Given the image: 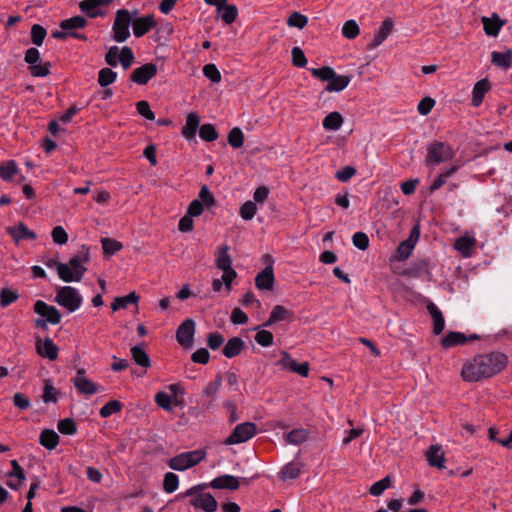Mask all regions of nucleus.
Wrapping results in <instances>:
<instances>
[{
    "mask_svg": "<svg viewBox=\"0 0 512 512\" xmlns=\"http://www.w3.org/2000/svg\"><path fill=\"white\" fill-rule=\"evenodd\" d=\"M507 362L506 355L500 352L478 355L463 365L461 375L465 381L477 382L499 373Z\"/></svg>",
    "mask_w": 512,
    "mask_h": 512,
    "instance_id": "f257e3e1",
    "label": "nucleus"
},
{
    "mask_svg": "<svg viewBox=\"0 0 512 512\" xmlns=\"http://www.w3.org/2000/svg\"><path fill=\"white\" fill-rule=\"evenodd\" d=\"M89 252L87 250L73 256L68 263L57 265L59 278L67 283L80 282L87 271L86 264L89 262Z\"/></svg>",
    "mask_w": 512,
    "mask_h": 512,
    "instance_id": "f03ea898",
    "label": "nucleus"
},
{
    "mask_svg": "<svg viewBox=\"0 0 512 512\" xmlns=\"http://www.w3.org/2000/svg\"><path fill=\"white\" fill-rule=\"evenodd\" d=\"M55 302L68 313H73L81 307L83 297L75 287L63 286L56 290Z\"/></svg>",
    "mask_w": 512,
    "mask_h": 512,
    "instance_id": "7ed1b4c3",
    "label": "nucleus"
},
{
    "mask_svg": "<svg viewBox=\"0 0 512 512\" xmlns=\"http://www.w3.org/2000/svg\"><path fill=\"white\" fill-rule=\"evenodd\" d=\"M206 455V451L203 449L183 452L172 457L168 461V466L175 471H185L203 461Z\"/></svg>",
    "mask_w": 512,
    "mask_h": 512,
    "instance_id": "20e7f679",
    "label": "nucleus"
},
{
    "mask_svg": "<svg viewBox=\"0 0 512 512\" xmlns=\"http://www.w3.org/2000/svg\"><path fill=\"white\" fill-rule=\"evenodd\" d=\"M133 16L127 9H119L115 13L112 25V39L118 43L125 42L130 37V26Z\"/></svg>",
    "mask_w": 512,
    "mask_h": 512,
    "instance_id": "39448f33",
    "label": "nucleus"
},
{
    "mask_svg": "<svg viewBox=\"0 0 512 512\" xmlns=\"http://www.w3.org/2000/svg\"><path fill=\"white\" fill-rule=\"evenodd\" d=\"M34 312L41 316L36 320V325L46 327V324L57 325L61 322V313L55 306L48 305L43 300H37L34 304Z\"/></svg>",
    "mask_w": 512,
    "mask_h": 512,
    "instance_id": "423d86ee",
    "label": "nucleus"
},
{
    "mask_svg": "<svg viewBox=\"0 0 512 512\" xmlns=\"http://www.w3.org/2000/svg\"><path fill=\"white\" fill-rule=\"evenodd\" d=\"M454 157L452 147L443 142H434L427 147L426 161L428 164L439 165Z\"/></svg>",
    "mask_w": 512,
    "mask_h": 512,
    "instance_id": "0eeeda50",
    "label": "nucleus"
},
{
    "mask_svg": "<svg viewBox=\"0 0 512 512\" xmlns=\"http://www.w3.org/2000/svg\"><path fill=\"white\" fill-rule=\"evenodd\" d=\"M25 62L29 65L30 73L34 77H45L50 73V63L42 62L36 48L32 47L26 51Z\"/></svg>",
    "mask_w": 512,
    "mask_h": 512,
    "instance_id": "6e6552de",
    "label": "nucleus"
},
{
    "mask_svg": "<svg viewBox=\"0 0 512 512\" xmlns=\"http://www.w3.org/2000/svg\"><path fill=\"white\" fill-rule=\"evenodd\" d=\"M256 431L257 427L252 422L238 424L224 443L226 445L244 443L250 440L256 434Z\"/></svg>",
    "mask_w": 512,
    "mask_h": 512,
    "instance_id": "1a4fd4ad",
    "label": "nucleus"
},
{
    "mask_svg": "<svg viewBox=\"0 0 512 512\" xmlns=\"http://www.w3.org/2000/svg\"><path fill=\"white\" fill-rule=\"evenodd\" d=\"M72 382L78 393L86 396H91L104 390L101 385L90 380L82 368L77 370Z\"/></svg>",
    "mask_w": 512,
    "mask_h": 512,
    "instance_id": "9d476101",
    "label": "nucleus"
},
{
    "mask_svg": "<svg viewBox=\"0 0 512 512\" xmlns=\"http://www.w3.org/2000/svg\"><path fill=\"white\" fill-rule=\"evenodd\" d=\"M281 354H282V358L278 361V365L282 369L297 373L298 375H300L302 377L308 376L309 364L307 362L298 363L286 351H283Z\"/></svg>",
    "mask_w": 512,
    "mask_h": 512,
    "instance_id": "9b49d317",
    "label": "nucleus"
},
{
    "mask_svg": "<svg viewBox=\"0 0 512 512\" xmlns=\"http://www.w3.org/2000/svg\"><path fill=\"white\" fill-rule=\"evenodd\" d=\"M137 14V10L133 12V17ZM157 26V22L152 15H145L138 18H133L132 28L135 37L139 38L148 33L151 29Z\"/></svg>",
    "mask_w": 512,
    "mask_h": 512,
    "instance_id": "f8f14e48",
    "label": "nucleus"
},
{
    "mask_svg": "<svg viewBox=\"0 0 512 512\" xmlns=\"http://www.w3.org/2000/svg\"><path fill=\"white\" fill-rule=\"evenodd\" d=\"M195 333V323L192 319L183 321L177 329V342L183 347H190Z\"/></svg>",
    "mask_w": 512,
    "mask_h": 512,
    "instance_id": "ddd939ff",
    "label": "nucleus"
},
{
    "mask_svg": "<svg viewBox=\"0 0 512 512\" xmlns=\"http://www.w3.org/2000/svg\"><path fill=\"white\" fill-rule=\"evenodd\" d=\"M156 73L157 66L153 63H146L136 68L131 74L130 79L139 85H145L156 75Z\"/></svg>",
    "mask_w": 512,
    "mask_h": 512,
    "instance_id": "4468645a",
    "label": "nucleus"
},
{
    "mask_svg": "<svg viewBox=\"0 0 512 512\" xmlns=\"http://www.w3.org/2000/svg\"><path fill=\"white\" fill-rule=\"evenodd\" d=\"M394 29V22L391 18H386L381 23L380 27L375 30L374 39L369 44V49H375L380 46L392 33Z\"/></svg>",
    "mask_w": 512,
    "mask_h": 512,
    "instance_id": "2eb2a0df",
    "label": "nucleus"
},
{
    "mask_svg": "<svg viewBox=\"0 0 512 512\" xmlns=\"http://www.w3.org/2000/svg\"><path fill=\"white\" fill-rule=\"evenodd\" d=\"M483 29L488 36L497 37L505 21L502 20L497 13H493L491 17H482Z\"/></svg>",
    "mask_w": 512,
    "mask_h": 512,
    "instance_id": "dca6fc26",
    "label": "nucleus"
},
{
    "mask_svg": "<svg viewBox=\"0 0 512 512\" xmlns=\"http://www.w3.org/2000/svg\"><path fill=\"white\" fill-rule=\"evenodd\" d=\"M191 505L195 509L205 512H215L217 510V501L210 493L200 494L191 500Z\"/></svg>",
    "mask_w": 512,
    "mask_h": 512,
    "instance_id": "f3484780",
    "label": "nucleus"
},
{
    "mask_svg": "<svg viewBox=\"0 0 512 512\" xmlns=\"http://www.w3.org/2000/svg\"><path fill=\"white\" fill-rule=\"evenodd\" d=\"M255 285L259 290L270 291L274 285V273L272 265L266 266L255 277Z\"/></svg>",
    "mask_w": 512,
    "mask_h": 512,
    "instance_id": "a211bd4d",
    "label": "nucleus"
},
{
    "mask_svg": "<svg viewBox=\"0 0 512 512\" xmlns=\"http://www.w3.org/2000/svg\"><path fill=\"white\" fill-rule=\"evenodd\" d=\"M209 486L213 489L236 490L239 488V479L236 476L225 474L214 478Z\"/></svg>",
    "mask_w": 512,
    "mask_h": 512,
    "instance_id": "6ab92c4d",
    "label": "nucleus"
},
{
    "mask_svg": "<svg viewBox=\"0 0 512 512\" xmlns=\"http://www.w3.org/2000/svg\"><path fill=\"white\" fill-rule=\"evenodd\" d=\"M110 0H84L80 2L79 7L83 13L90 18H95L102 14V7Z\"/></svg>",
    "mask_w": 512,
    "mask_h": 512,
    "instance_id": "aec40b11",
    "label": "nucleus"
},
{
    "mask_svg": "<svg viewBox=\"0 0 512 512\" xmlns=\"http://www.w3.org/2000/svg\"><path fill=\"white\" fill-rule=\"evenodd\" d=\"M476 245V239L473 236L464 235L456 239L454 243V248L457 250L464 258H468L472 255V251Z\"/></svg>",
    "mask_w": 512,
    "mask_h": 512,
    "instance_id": "412c9836",
    "label": "nucleus"
},
{
    "mask_svg": "<svg viewBox=\"0 0 512 512\" xmlns=\"http://www.w3.org/2000/svg\"><path fill=\"white\" fill-rule=\"evenodd\" d=\"M37 353L49 360H55L58 356V347L50 338L38 341L36 344Z\"/></svg>",
    "mask_w": 512,
    "mask_h": 512,
    "instance_id": "4be33fe9",
    "label": "nucleus"
},
{
    "mask_svg": "<svg viewBox=\"0 0 512 512\" xmlns=\"http://www.w3.org/2000/svg\"><path fill=\"white\" fill-rule=\"evenodd\" d=\"M292 316V311L288 310L282 305H275L270 313L268 320L262 325L263 327L272 326L275 323L289 320Z\"/></svg>",
    "mask_w": 512,
    "mask_h": 512,
    "instance_id": "5701e85b",
    "label": "nucleus"
},
{
    "mask_svg": "<svg viewBox=\"0 0 512 512\" xmlns=\"http://www.w3.org/2000/svg\"><path fill=\"white\" fill-rule=\"evenodd\" d=\"M490 90V82L488 79L484 78L477 81L474 84L472 91V105L474 107H478L481 105L485 94Z\"/></svg>",
    "mask_w": 512,
    "mask_h": 512,
    "instance_id": "b1692460",
    "label": "nucleus"
},
{
    "mask_svg": "<svg viewBox=\"0 0 512 512\" xmlns=\"http://www.w3.org/2000/svg\"><path fill=\"white\" fill-rule=\"evenodd\" d=\"M426 459L430 466L438 469L444 468L445 458L444 452L439 445H432L426 452Z\"/></svg>",
    "mask_w": 512,
    "mask_h": 512,
    "instance_id": "393cba45",
    "label": "nucleus"
},
{
    "mask_svg": "<svg viewBox=\"0 0 512 512\" xmlns=\"http://www.w3.org/2000/svg\"><path fill=\"white\" fill-rule=\"evenodd\" d=\"M245 347V342L240 337L229 339L223 347L222 353L226 358L238 356Z\"/></svg>",
    "mask_w": 512,
    "mask_h": 512,
    "instance_id": "a878e982",
    "label": "nucleus"
},
{
    "mask_svg": "<svg viewBox=\"0 0 512 512\" xmlns=\"http://www.w3.org/2000/svg\"><path fill=\"white\" fill-rule=\"evenodd\" d=\"M200 118L194 112H190L186 117V123L182 128V135L187 140H192L196 136L197 129L199 127Z\"/></svg>",
    "mask_w": 512,
    "mask_h": 512,
    "instance_id": "bb28decb",
    "label": "nucleus"
},
{
    "mask_svg": "<svg viewBox=\"0 0 512 512\" xmlns=\"http://www.w3.org/2000/svg\"><path fill=\"white\" fill-rule=\"evenodd\" d=\"M427 310L433 319V332L436 335H439L443 332L445 327V320L442 312L439 308L433 303L430 302L427 305Z\"/></svg>",
    "mask_w": 512,
    "mask_h": 512,
    "instance_id": "cd10ccee",
    "label": "nucleus"
},
{
    "mask_svg": "<svg viewBox=\"0 0 512 512\" xmlns=\"http://www.w3.org/2000/svg\"><path fill=\"white\" fill-rule=\"evenodd\" d=\"M8 233L15 240V242H20L21 240L25 239L33 240L36 238V234L23 223H19L16 226L8 228Z\"/></svg>",
    "mask_w": 512,
    "mask_h": 512,
    "instance_id": "c85d7f7f",
    "label": "nucleus"
},
{
    "mask_svg": "<svg viewBox=\"0 0 512 512\" xmlns=\"http://www.w3.org/2000/svg\"><path fill=\"white\" fill-rule=\"evenodd\" d=\"M352 77L349 75H337L334 72V76L329 80L325 90L328 92H340L343 91L351 82Z\"/></svg>",
    "mask_w": 512,
    "mask_h": 512,
    "instance_id": "c756f323",
    "label": "nucleus"
},
{
    "mask_svg": "<svg viewBox=\"0 0 512 512\" xmlns=\"http://www.w3.org/2000/svg\"><path fill=\"white\" fill-rule=\"evenodd\" d=\"M144 347H145V344L141 343V344L133 346L130 351H131V356L137 365H139L143 368H148L151 365V361H150V357L146 353Z\"/></svg>",
    "mask_w": 512,
    "mask_h": 512,
    "instance_id": "7c9ffc66",
    "label": "nucleus"
},
{
    "mask_svg": "<svg viewBox=\"0 0 512 512\" xmlns=\"http://www.w3.org/2000/svg\"><path fill=\"white\" fill-rule=\"evenodd\" d=\"M301 467L297 462H289L278 473V477L283 480H294L300 476Z\"/></svg>",
    "mask_w": 512,
    "mask_h": 512,
    "instance_id": "2f4dec72",
    "label": "nucleus"
},
{
    "mask_svg": "<svg viewBox=\"0 0 512 512\" xmlns=\"http://www.w3.org/2000/svg\"><path fill=\"white\" fill-rule=\"evenodd\" d=\"M491 61L498 67L508 69L512 65V50L505 52L493 51L491 53Z\"/></svg>",
    "mask_w": 512,
    "mask_h": 512,
    "instance_id": "473e14b6",
    "label": "nucleus"
},
{
    "mask_svg": "<svg viewBox=\"0 0 512 512\" xmlns=\"http://www.w3.org/2000/svg\"><path fill=\"white\" fill-rule=\"evenodd\" d=\"M39 441L46 449L53 450L59 443V436L54 430L46 429L41 432Z\"/></svg>",
    "mask_w": 512,
    "mask_h": 512,
    "instance_id": "72a5a7b5",
    "label": "nucleus"
},
{
    "mask_svg": "<svg viewBox=\"0 0 512 512\" xmlns=\"http://www.w3.org/2000/svg\"><path fill=\"white\" fill-rule=\"evenodd\" d=\"M323 128L328 131H337L343 124V117L339 112H331L323 119Z\"/></svg>",
    "mask_w": 512,
    "mask_h": 512,
    "instance_id": "f704fd0d",
    "label": "nucleus"
},
{
    "mask_svg": "<svg viewBox=\"0 0 512 512\" xmlns=\"http://www.w3.org/2000/svg\"><path fill=\"white\" fill-rule=\"evenodd\" d=\"M138 301L139 296L135 292H131L123 297H116L111 304V308L113 311H117L121 308L128 307L129 304H137Z\"/></svg>",
    "mask_w": 512,
    "mask_h": 512,
    "instance_id": "c9c22d12",
    "label": "nucleus"
},
{
    "mask_svg": "<svg viewBox=\"0 0 512 512\" xmlns=\"http://www.w3.org/2000/svg\"><path fill=\"white\" fill-rule=\"evenodd\" d=\"M467 337L461 332H450L442 339V346L444 348H451L456 345L465 344Z\"/></svg>",
    "mask_w": 512,
    "mask_h": 512,
    "instance_id": "e433bc0d",
    "label": "nucleus"
},
{
    "mask_svg": "<svg viewBox=\"0 0 512 512\" xmlns=\"http://www.w3.org/2000/svg\"><path fill=\"white\" fill-rule=\"evenodd\" d=\"M458 169V166H453L450 168H447L443 170L432 182L429 190L431 193L441 188L445 183L446 180L451 177Z\"/></svg>",
    "mask_w": 512,
    "mask_h": 512,
    "instance_id": "4c0bfd02",
    "label": "nucleus"
},
{
    "mask_svg": "<svg viewBox=\"0 0 512 512\" xmlns=\"http://www.w3.org/2000/svg\"><path fill=\"white\" fill-rule=\"evenodd\" d=\"M309 437L308 430L304 428L293 429L286 435V440L292 445H300L307 441Z\"/></svg>",
    "mask_w": 512,
    "mask_h": 512,
    "instance_id": "58836bf2",
    "label": "nucleus"
},
{
    "mask_svg": "<svg viewBox=\"0 0 512 512\" xmlns=\"http://www.w3.org/2000/svg\"><path fill=\"white\" fill-rule=\"evenodd\" d=\"M87 24V20L82 16H75L66 20H63L60 24L62 30L69 31L74 29L84 28Z\"/></svg>",
    "mask_w": 512,
    "mask_h": 512,
    "instance_id": "ea45409f",
    "label": "nucleus"
},
{
    "mask_svg": "<svg viewBox=\"0 0 512 512\" xmlns=\"http://www.w3.org/2000/svg\"><path fill=\"white\" fill-rule=\"evenodd\" d=\"M416 240L407 239L402 241L397 248V258L399 260H406L413 252Z\"/></svg>",
    "mask_w": 512,
    "mask_h": 512,
    "instance_id": "a19ab883",
    "label": "nucleus"
},
{
    "mask_svg": "<svg viewBox=\"0 0 512 512\" xmlns=\"http://www.w3.org/2000/svg\"><path fill=\"white\" fill-rule=\"evenodd\" d=\"M122 403L118 400H110L99 410V414L102 418H108L111 415L118 413L122 409Z\"/></svg>",
    "mask_w": 512,
    "mask_h": 512,
    "instance_id": "79ce46f5",
    "label": "nucleus"
},
{
    "mask_svg": "<svg viewBox=\"0 0 512 512\" xmlns=\"http://www.w3.org/2000/svg\"><path fill=\"white\" fill-rule=\"evenodd\" d=\"M218 15L226 24H232L237 18L238 9L235 5L226 3L225 6L221 8V12L218 13Z\"/></svg>",
    "mask_w": 512,
    "mask_h": 512,
    "instance_id": "37998d69",
    "label": "nucleus"
},
{
    "mask_svg": "<svg viewBox=\"0 0 512 512\" xmlns=\"http://www.w3.org/2000/svg\"><path fill=\"white\" fill-rule=\"evenodd\" d=\"M216 266L222 271L232 269V260L228 253V247L225 246L219 251Z\"/></svg>",
    "mask_w": 512,
    "mask_h": 512,
    "instance_id": "c03bdc74",
    "label": "nucleus"
},
{
    "mask_svg": "<svg viewBox=\"0 0 512 512\" xmlns=\"http://www.w3.org/2000/svg\"><path fill=\"white\" fill-rule=\"evenodd\" d=\"M18 168L15 161H7L0 165V177L4 181H10L13 176L17 173Z\"/></svg>",
    "mask_w": 512,
    "mask_h": 512,
    "instance_id": "a18cd8bd",
    "label": "nucleus"
},
{
    "mask_svg": "<svg viewBox=\"0 0 512 512\" xmlns=\"http://www.w3.org/2000/svg\"><path fill=\"white\" fill-rule=\"evenodd\" d=\"M58 399V390L54 388L49 380L45 381L42 400L44 403H55Z\"/></svg>",
    "mask_w": 512,
    "mask_h": 512,
    "instance_id": "49530a36",
    "label": "nucleus"
},
{
    "mask_svg": "<svg viewBox=\"0 0 512 512\" xmlns=\"http://www.w3.org/2000/svg\"><path fill=\"white\" fill-rule=\"evenodd\" d=\"M117 77V73L110 68H103L98 73V83L102 87H107L112 84Z\"/></svg>",
    "mask_w": 512,
    "mask_h": 512,
    "instance_id": "de8ad7c7",
    "label": "nucleus"
},
{
    "mask_svg": "<svg viewBox=\"0 0 512 512\" xmlns=\"http://www.w3.org/2000/svg\"><path fill=\"white\" fill-rule=\"evenodd\" d=\"M19 295L17 290L10 288H2L0 291V305L2 307H7L11 303L15 302L18 299Z\"/></svg>",
    "mask_w": 512,
    "mask_h": 512,
    "instance_id": "09e8293b",
    "label": "nucleus"
},
{
    "mask_svg": "<svg viewBox=\"0 0 512 512\" xmlns=\"http://www.w3.org/2000/svg\"><path fill=\"white\" fill-rule=\"evenodd\" d=\"M260 327H256L255 330H257V333L255 334V341L263 346V347H269L273 344V334L268 330H260Z\"/></svg>",
    "mask_w": 512,
    "mask_h": 512,
    "instance_id": "8fccbe9b",
    "label": "nucleus"
},
{
    "mask_svg": "<svg viewBox=\"0 0 512 512\" xmlns=\"http://www.w3.org/2000/svg\"><path fill=\"white\" fill-rule=\"evenodd\" d=\"M154 401L163 410H165V411L172 410V398L167 392H165V391L157 392L154 397Z\"/></svg>",
    "mask_w": 512,
    "mask_h": 512,
    "instance_id": "3c124183",
    "label": "nucleus"
},
{
    "mask_svg": "<svg viewBox=\"0 0 512 512\" xmlns=\"http://www.w3.org/2000/svg\"><path fill=\"white\" fill-rule=\"evenodd\" d=\"M228 142L233 148H241L244 144V134L238 127L233 128L228 134Z\"/></svg>",
    "mask_w": 512,
    "mask_h": 512,
    "instance_id": "603ef678",
    "label": "nucleus"
},
{
    "mask_svg": "<svg viewBox=\"0 0 512 512\" xmlns=\"http://www.w3.org/2000/svg\"><path fill=\"white\" fill-rule=\"evenodd\" d=\"M57 428L64 435H74L77 431L76 423L71 418H65L58 422Z\"/></svg>",
    "mask_w": 512,
    "mask_h": 512,
    "instance_id": "864d4df0",
    "label": "nucleus"
},
{
    "mask_svg": "<svg viewBox=\"0 0 512 512\" xmlns=\"http://www.w3.org/2000/svg\"><path fill=\"white\" fill-rule=\"evenodd\" d=\"M179 486V478L175 473L168 472L164 476L163 488L167 493H173Z\"/></svg>",
    "mask_w": 512,
    "mask_h": 512,
    "instance_id": "5fc2aeb1",
    "label": "nucleus"
},
{
    "mask_svg": "<svg viewBox=\"0 0 512 512\" xmlns=\"http://www.w3.org/2000/svg\"><path fill=\"white\" fill-rule=\"evenodd\" d=\"M391 484V479L389 476L382 478L381 480L373 483L369 489V492L373 496H380L384 493V491L389 488Z\"/></svg>",
    "mask_w": 512,
    "mask_h": 512,
    "instance_id": "6e6d98bb",
    "label": "nucleus"
},
{
    "mask_svg": "<svg viewBox=\"0 0 512 512\" xmlns=\"http://www.w3.org/2000/svg\"><path fill=\"white\" fill-rule=\"evenodd\" d=\"M199 136L202 140L212 142L218 138V133L212 124H203L199 129Z\"/></svg>",
    "mask_w": 512,
    "mask_h": 512,
    "instance_id": "4d7b16f0",
    "label": "nucleus"
},
{
    "mask_svg": "<svg viewBox=\"0 0 512 512\" xmlns=\"http://www.w3.org/2000/svg\"><path fill=\"white\" fill-rule=\"evenodd\" d=\"M102 249L105 254L113 255L122 249V244L114 239L102 238Z\"/></svg>",
    "mask_w": 512,
    "mask_h": 512,
    "instance_id": "13d9d810",
    "label": "nucleus"
},
{
    "mask_svg": "<svg viewBox=\"0 0 512 512\" xmlns=\"http://www.w3.org/2000/svg\"><path fill=\"white\" fill-rule=\"evenodd\" d=\"M342 34L348 39H354L359 34V26L356 21H346L342 26Z\"/></svg>",
    "mask_w": 512,
    "mask_h": 512,
    "instance_id": "bf43d9fd",
    "label": "nucleus"
},
{
    "mask_svg": "<svg viewBox=\"0 0 512 512\" xmlns=\"http://www.w3.org/2000/svg\"><path fill=\"white\" fill-rule=\"evenodd\" d=\"M257 212V206L253 201H246L240 208V216L243 220H251Z\"/></svg>",
    "mask_w": 512,
    "mask_h": 512,
    "instance_id": "052dcab7",
    "label": "nucleus"
},
{
    "mask_svg": "<svg viewBox=\"0 0 512 512\" xmlns=\"http://www.w3.org/2000/svg\"><path fill=\"white\" fill-rule=\"evenodd\" d=\"M308 23V18L298 12L292 13L287 19V24L290 27H296L298 29L304 28Z\"/></svg>",
    "mask_w": 512,
    "mask_h": 512,
    "instance_id": "680f3d73",
    "label": "nucleus"
},
{
    "mask_svg": "<svg viewBox=\"0 0 512 512\" xmlns=\"http://www.w3.org/2000/svg\"><path fill=\"white\" fill-rule=\"evenodd\" d=\"M352 243L359 250L365 251L369 247V237L364 232H356L352 236Z\"/></svg>",
    "mask_w": 512,
    "mask_h": 512,
    "instance_id": "e2e57ef3",
    "label": "nucleus"
},
{
    "mask_svg": "<svg viewBox=\"0 0 512 512\" xmlns=\"http://www.w3.org/2000/svg\"><path fill=\"white\" fill-rule=\"evenodd\" d=\"M134 61V54L131 48L124 46L119 51V62L127 69Z\"/></svg>",
    "mask_w": 512,
    "mask_h": 512,
    "instance_id": "0e129e2a",
    "label": "nucleus"
},
{
    "mask_svg": "<svg viewBox=\"0 0 512 512\" xmlns=\"http://www.w3.org/2000/svg\"><path fill=\"white\" fill-rule=\"evenodd\" d=\"M311 74L322 80L329 82V80L334 76V70L331 67H321V68H312L310 69Z\"/></svg>",
    "mask_w": 512,
    "mask_h": 512,
    "instance_id": "69168bd1",
    "label": "nucleus"
},
{
    "mask_svg": "<svg viewBox=\"0 0 512 512\" xmlns=\"http://www.w3.org/2000/svg\"><path fill=\"white\" fill-rule=\"evenodd\" d=\"M46 36V30L39 24H34L31 28V40L32 43L40 46Z\"/></svg>",
    "mask_w": 512,
    "mask_h": 512,
    "instance_id": "338daca9",
    "label": "nucleus"
},
{
    "mask_svg": "<svg viewBox=\"0 0 512 512\" xmlns=\"http://www.w3.org/2000/svg\"><path fill=\"white\" fill-rule=\"evenodd\" d=\"M221 385H222V379L220 376H217L213 381L209 382L205 386L203 393L207 397L214 398L217 395V393L219 392Z\"/></svg>",
    "mask_w": 512,
    "mask_h": 512,
    "instance_id": "774afa93",
    "label": "nucleus"
}]
</instances>
